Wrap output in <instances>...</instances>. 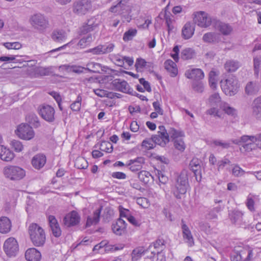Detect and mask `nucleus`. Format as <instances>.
Here are the masks:
<instances>
[{"label":"nucleus","instance_id":"nucleus-1","mask_svg":"<svg viewBox=\"0 0 261 261\" xmlns=\"http://www.w3.org/2000/svg\"><path fill=\"white\" fill-rule=\"evenodd\" d=\"M29 232L31 240L34 245L40 246L44 244L45 241V232L38 224H31L29 227Z\"/></svg>","mask_w":261,"mask_h":261},{"label":"nucleus","instance_id":"nucleus-2","mask_svg":"<svg viewBox=\"0 0 261 261\" xmlns=\"http://www.w3.org/2000/svg\"><path fill=\"white\" fill-rule=\"evenodd\" d=\"M188 186V178L187 172L183 170L177 177L175 188L173 190L174 196L177 199H181V195H184Z\"/></svg>","mask_w":261,"mask_h":261},{"label":"nucleus","instance_id":"nucleus-3","mask_svg":"<svg viewBox=\"0 0 261 261\" xmlns=\"http://www.w3.org/2000/svg\"><path fill=\"white\" fill-rule=\"evenodd\" d=\"M113 76L112 75H107L104 77L105 81H111L113 89L115 90L119 91L123 93H127L130 95H135V91L130 88L129 85L124 80L121 79H115L113 80Z\"/></svg>","mask_w":261,"mask_h":261},{"label":"nucleus","instance_id":"nucleus-4","mask_svg":"<svg viewBox=\"0 0 261 261\" xmlns=\"http://www.w3.org/2000/svg\"><path fill=\"white\" fill-rule=\"evenodd\" d=\"M221 87L225 94L228 96L235 95L239 88L238 80L232 76L229 77L224 81H221Z\"/></svg>","mask_w":261,"mask_h":261},{"label":"nucleus","instance_id":"nucleus-5","mask_svg":"<svg viewBox=\"0 0 261 261\" xmlns=\"http://www.w3.org/2000/svg\"><path fill=\"white\" fill-rule=\"evenodd\" d=\"M30 22L33 27L39 31H44L48 28V20L41 13H36L30 17Z\"/></svg>","mask_w":261,"mask_h":261},{"label":"nucleus","instance_id":"nucleus-6","mask_svg":"<svg viewBox=\"0 0 261 261\" xmlns=\"http://www.w3.org/2000/svg\"><path fill=\"white\" fill-rule=\"evenodd\" d=\"M4 174L6 177L11 180H20L25 176V171L18 166H9L4 169Z\"/></svg>","mask_w":261,"mask_h":261},{"label":"nucleus","instance_id":"nucleus-7","mask_svg":"<svg viewBox=\"0 0 261 261\" xmlns=\"http://www.w3.org/2000/svg\"><path fill=\"white\" fill-rule=\"evenodd\" d=\"M3 249L9 257L15 256L19 250L18 244L13 237L7 239L3 245Z\"/></svg>","mask_w":261,"mask_h":261},{"label":"nucleus","instance_id":"nucleus-8","mask_svg":"<svg viewBox=\"0 0 261 261\" xmlns=\"http://www.w3.org/2000/svg\"><path fill=\"white\" fill-rule=\"evenodd\" d=\"M16 134L19 138L25 140H31L35 136L33 128L28 124L23 123L18 126Z\"/></svg>","mask_w":261,"mask_h":261},{"label":"nucleus","instance_id":"nucleus-9","mask_svg":"<svg viewBox=\"0 0 261 261\" xmlns=\"http://www.w3.org/2000/svg\"><path fill=\"white\" fill-rule=\"evenodd\" d=\"M88 0H76L73 4V12L79 15H85L91 8Z\"/></svg>","mask_w":261,"mask_h":261},{"label":"nucleus","instance_id":"nucleus-10","mask_svg":"<svg viewBox=\"0 0 261 261\" xmlns=\"http://www.w3.org/2000/svg\"><path fill=\"white\" fill-rule=\"evenodd\" d=\"M159 129L158 134L152 136V139L154 144L164 147L170 141L169 135L164 126H160Z\"/></svg>","mask_w":261,"mask_h":261},{"label":"nucleus","instance_id":"nucleus-11","mask_svg":"<svg viewBox=\"0 0 261 261\" xmlns=\"http://www.w3.org/2000/svg\"><path fill=\"white\" fill-rule=\"evenodd\" d=\"M253 251L250 248H244L239 251L234 252L231 255V261H252Z\"/></svg>","mask_w":261,"mask_h":261},{"label":"nucleus","instance_id":"nucleus-12","mask_svg":"<svg viewBox=\"0 0 261 261\" xmlns=\"http://www.w3.org/2000/svg\"><path fill=\"white\" fill-rule=\"evenodd\" d=\"M99 25L97 19L95 17H91L86 22L83 23L79 28V33L80 35H86L94 31Z\"/></svg>","mask_w":261,"mask_h":261},{"label":"nucleus","instance_id":"nucleus-13","mask_svg":"<svg viewBox=\"0 0 261 261\" xmlns=\"http://www.w3.org/2000/svg\"><path fill=\"white\" fill-rule=\"evenodd\" d=\"M194 21L198 26L205 28L211 25L212 19L206 13L200 11L195 13Z\"/></svg>","mask_w":261,"mask_h":261},{"label":"nucleus","instance_id":"nucleus-14","mask_svg":"<svg viewBox=\"0 0 261 261\" xmlns=\"http://www.w3.org/2000/svg\"><path fill=\"white\" fill-rule=\"evenodd\" d=\"M39 113L41 117L46 121L51 122L55 120V111L49 105H42L38 108Z\"/></svg>","mask_w":261,"mask_h":261},{"label":"nucleus","instance_id":"nucleus-15","mask_svg":"<svg viewBox=\"0 0 261 261\" xmlns=\"http://www.w3.org/2000/svg\"><path fill=\"white\" fill-rule=\"evenodd\" d=\"M81 217L75 211H72L65 215L63 218V224L67 227H70L79 224Z\"/></svg>","mask_w":261,"mask_h":261},{"label":"nucleus","instance_id":"nucleus-16","mask_svg":"<svg viewBox=\"0 0 261 261\" xmlns=\"http://www.w3.org/2000/svg\"><path fill=\"white\" fill-rule=\"evenodd\" d=\"M117 5L111 7L110 11L112 13L122 14L130 10V0H118Z\"/></svg>","mask_w":261,"mask_h":261},{"label":"nucleus","instance_id":"nucleus-17","mask_svg":"<svg viewBox=\"0 0 261 261\" xmlns=\"http://www.w3.org/2000/svg\"><path fill=\"white\" fill-rule=\"evenodd\" d=\"M166 248V242L162 238L158 239L150 245L148 250H150L152 254L161 253Z\"/></svg>","mask_w":261,"mask_h":261},{"label":"nucleus","instance_id":"nucleus-18","mask_svg":"<svg viewBox=\"0 0 261 261\" xmlns=\"http://www.w3.org/2000/svg\"><path fill=\"white\" fill-rule=\"evenodd\" d=\"M48 221L53 234L55 237H59L61 235L62 231L57 219L54 216L49 215Z\"/></svg>","mask_w":261,"mask_h":261},{"label":"nucleus","instance_id":"nucleus-19","mask_svg":"<svg viewBox=\"0 0 261 261\" xmlns=\"http://www.w3.org/2000/svg\"><path fill=\"white\" fill-rule=\"evenodd\" d=\"M86 70H88L93 73H100V71H104L107 72L108 70H110L111 71H114V70L109 68L107 66H102L100 64L95 62L88 63L87 64Z\"/></svg>","mask_w":261,"mask_h":261},{"label":"nucleus","instance_id":"nucleus-20","mask_svg":"<svg viewBox=\"0 0 261 261\" xmlns=\"http://www.w3.org/2000/svg\"><path fill=\"white\" fill-rule=\"evenodd\" d=\"M145 163V159L143 157H138L134 160L129 161L126 166L129 167V169L133 172L140 170L142 168V165Z\"/></svg>","mask_w":261,"mask_h":261},{"label":"nucleus","instance_id":"nucleus-21","mask_svg":"<svg viewBox=\"0 0 261 261\" xmlns=\"http://www.w3.org/2000/svg\"><path fill=\"white\" fill-rule=\"evenodd\" d=\"M126 223L124 220L120 218L112 225V229L114 233L117 235H121L125 231Z\"/></svg>","mask_w":261,"mask_h":261},{"label":"nucleus","instance_id":"nucleus-22","mask_svg":"<svg viewBox=\"0 0 261 261\" xmlns=\"http://www.w3.org/2000/svg\"><path fill=\"white\" fill-rule=\"evenodd\" d=\"M186 76L190 79H194L196 81L202 79L204 74L202 70L199 68L189 69L186 71Z\"/></svg>","mask_w":261,"mask_h":261},{"label":"nucleus","instance_id":"nucleus-23","mask_svg":"<svg viewBox=\"0 0 261 261\" xmlns=\"http://www.w3.org/2000/svg\"><path fill=\"white\" fill-rule=\"evenodd\" d=\"M214 27L216 30L219 31L225 36L229 35L232 31V28L229 24L220 21H217L215 23Z\"/></svg>","mask_w":261,"mask_h":261},{"label":"nucleus","instance_id":"nucleus-24","mask_svg":"<svg viewBox=\"0 0 261 261\" xmlns=\"http://www.w3.org/2000/svg\"><path fill=\"white\" fill-rule=\"evenodd\" d=\"M25 257L28 261H40L41 254L36 249L31 248L26 251Z\"/></svg>","mask_w":261,"mask_h":261},{"label":"nucleus","instance_id":"nucleus-25","mask_svg":"<svg viewBox=\"0 0 261 261\" xmlns=\"http://www.w3.org/2000/svg\"><path fill=\"white\" fill-rule=\"evenodd\" d=\"M181 228L182 230V234L184 239L186 242L187 243L189 246H192L194 245V239L192 235L191 232L188 226L184 223V221H181Z\"/></svg>","mask_w":261,"mask_h":261},{"label":"nucleus","instance_id":"nucleus-26","mask_svg":"<svg viewBox=\"0 0 261 261\" xmlns=\"http://www.w3.org/2000/svg\"><path fill=\"white\" fill-rule=\"evenodd\" d=\"M243 216V214L237 210H234L229 214L231 223L238 226H241L244 224Z\"/></svg>","mask_w":261,"mask_h":261},{"label":"nucleus","instance_id":"nucleus-27","mask_svg":"<svg viewBox=\"0 0 261 261\" xmlns=\"http://www.w3.org/2000/svg\"><path fill=\"white\" fill-rule=\"evenodd\" d=\"M195 25L190 22H187L182 29V36L185 39L191 38L194 34Z\"/></svg>","mask_w":261,"mask_h":261},{"label":"nucleus","instance_id":"nucleus-28","mask_svg":"<svg viewBox=\"0 0 261 261\" xmlns=\"http://www.w3.org/2000/svg\"><path fill=\"white\" fill-rule=\"evenodd\" d=\"M252 113L256 118H261V95L254 100L252 105Z\"/></svg>","mask_w":261,"mask_h":261},{"label":"nucleus","instance_id":"nucleus-29","mask_svg":"<svg viewBox=\"0 0 261 261\" xmlns=\"http://www.w3.org/2000/svg\"><path fill=\"white\" fill-rule=\"evenodd\" d=\"M14 158V153L3 145H0V159L6 162L11 161Z\"/></svg>","mask_w":261,"mask_h":261},{"label":"nucleus","instance_id":"nucleus-30","mask_svg":"<svg viewBox=\"0 0 261 261\" xmlns=\"http://www.w3.org/2000/svg\"><path fill=\"white\" fill-rule=\"evenodd\" d=\"M51 37L56 42L63 43L67 38V34L63 30H57L53 32Z\"/></svg>","mask_w":261,"mask_h":261},{"label":"nucleus","instance_id":"nucleus-31","mask_svg":"<svg viewBox=\"0 0 261 261\" xmlns=\"http://www.w3.org/2000/svg\"><path fill=\"white\" fill-rule=\"evenodd\" d=\"M62 70L68 72H74L75 73L80 74L83 73L86 70V68L81 66L70 65L68 64L63 65L60 67Z\"/></svg>","mask_w":261,"mask_h":261},{"label":"nucleus","instance_id":"nucleus-32","mask_svg":"<svg viewBox=\"0 0 261 261\" xmlns=\"http://www.w3.org/2000/svg\"><path fill=\"white\" fill-rule=\"evenodd\" d=\"M11 228L10 220L6 217L0 218V232L2 233H8Z\"/></svg>","mask_w":261,"mask_h":261},{"label":"nucleus","instance_id":"nucleus-33","mask_svg":"<svg viewBox=\"0 0 261 261\" xmlns=\"http://www.w3.org/2000/svg\"><path fill=\"white\" fill-rule=\"evenodd\" d=\"M46 163V157L43 154H37L34 156L32 161L33 166L39 169L42 168Z\"/></svg>","mask_w":261,"mask_h":261},{"label":"nucleus","instance_id":"nucleus-34","mask_svg":"<svg viewBox=\"0 0 261 261\" xmlns=\"http://www.w3.org/2000/svg\"><path fill=\"white\" fill-rule=\"evenodd\" d=\"M165 69L170 73V76H175L178 73L176 64L171 60H167L164 63Z\"/></svg>","mask_w":261,"mask_h":261},{"label":"nucleus","instance_id":"nucleus-35","mask_svg":"<svg viewBox=\"0 0 261 261\" xmlns=\"http://www.w3.org/2000/svg\"><path fill=\"white\" fill-rule=\"evenodd\" d=\"M101 207L95 210L92 217L89 216L87 218L86 226L89 227L92 225L97 224L99 221L101 213Z\"/></svg>","mask_w":261,"mask_h":261},{"label":"nucleus","instance_id":"nucleus-36","mask_svg":"<svg viewBox=\"0 0 261 261\" xmlns=\"http://www.w3.org/2000/svg\"><path fill=\"white\" fill-rule=\"evenodd\" d=\"M149 251L148 249L145 250L143 247H139L135 248L131 254L132 261H137L143 255L145 252Z\"/></svg>","mask_w":261,"mask_h":261},{"label":"nucleus","instance_id":"nucleus-37","mask_svg":"<svg viewBox=\"0 0 261 261\" xmlns=\"http://www.w3.org/2000/svg\"><path fill=\"white\" fill-rule=\"evenodd\" d=\"M220 108L228 115L235 117L237 115V110L231 107L228 103L223 102L220 105Z\"/></svg>","mask_w":261,"mask_h":261},{"label":"nucleus","instance_id":"nucleus-38","mask_svg":"<svg viewBox=\"0 0 261 261\" xmlns=\"http://www.w3.org/2000/svg\"><path fill=\"white\" fill-rule=\"evenodd\" d=\"M221 103H223V102H221V98L217 93L212 94L208 98V104L211 107L220 106Z\"/></svg>","mask_w":261,"mask_h":261},{"label":"nucleus","instance_id":"nucleus-39","mask_svg":"<svg viewBox=\"0 0 261 261\" xmlns=\"http://www.w3.org/2000/svg\"><path fill=\"white\" fill-rule=\"evenodd\" d=\"M259 90V87L257 83L250 82L248 83L245 87L246 93L248 95H254Z\"/></svg>","mask_w":261,"mask_h":261},{"label":"nucleus","instance_id":"nucleus-40","mask_svg":"<svg viewBox=\"0 0 261 261\" xmlns=\"http://www.w3.org/2000/svg\"><path fill=\"white\" fill-rule=\"evenodd\" d=\"M254 139L255 138L254 136L244 135L239 139H232L230 141L234 144L240 145L242 143L245 144L250 142L254 143Z\"/></svg>","mask_w":261,"mask_h":261},{"label":"nucleus","instance_id":"nucleus-41","mask_svg":"<svg viewBox=\"0 0 261 261\" xmlns=\"http://www.w3.org/2000/svg\"><path fill=\"white\" fill-rule=\"evenodd\" d=\"M93 40L92 35L91 34H88L87 36L82 38L79 40L77 46L80 48H84L90 45Z\"/></svg>","mask_w":261,"mask_h":261},{"label":"nucleus","instance_id":"nucleus-42","mask_svg":"<svg viewBox=\"0 0 261 261\" xmlns=\"http://www.w3.org/2000/svg\"><path fill=\"white\" fill-rule=\"evenodd\" d=\"M167 134L169 135V138L170 137L173 141L175 140L181 138L184 136L183 132L177 130L173 127H170L168 129Z\"/></svg>","mask_w":261,"mask_h":261},{"label":"nucleus","instance_id":"nucleus-43","mask_svg":"<svg viewBox=\"0 0 261 261\" xmlns=\"http://www.w3.org/2000/svg\"><path fill=\"white\" fill-rule=\"evenodd\" d=\"M190 167L196 177L197 174L200 172V161L197 159H193L190 163Z\"/></svg>","mask_w":261,"mask_h":261},{"label":"nucleus","instance_id":"nucleus-44","mask_svg":"<svg viewBox=\"0 0 261 261\" xmlns=\"http://www.w3.org/2000/svg\"><path fill=\"white\" fill-rule=\"evenodd\" d=\"M239 64L237 61L229 60L226 62L224 65L225 69L228 72H234L239 68Z\"/></svg>","mask_w":261,"mask_h":261},{"label":"nucleus","instance_id":"nucleus-45","mask_svg":"<svg viewBox=\"0 0 261 261\" xmlns=\"http://www.w3.org/2000/svg\"><path fill=\"white\" fill-rule=\"evenodd\" d=\"M10 145L11 148L17 152H21L23 149V145L22 142L18 140H12L10 141Z\"/></svg>","mask_w":261,"mask_h":261},{"label":"nucleus","instance_id":"nucleus-46","mask_svg":"<svg viewBox=\"0 0 261 261\" xmlns=\"http://www.w3.org/2000/svg\"><path fill=\"white\" fill-rule=\"evenodd\" d=\"M202 39L205 42L214 43L218 41V36L215 33H207L203 35Z\"/></svg>","mask_w":261,"mask_h":261},{"label":"nucleus","instance_id":"nucleus-47","mask_svg":"<svg viewBox=\"0 0 261 261\" xmlns=\"http://www.w3.org/2000/svg\"><path fill=\"white\" fill-rule=\"evenodd\" d=\"M74 166L77 169H86L88 167V163L86 159L83 157H78L76 159Z\"/></svg>","mask_w":261,"mask_h":261},{"label":"nucleus","instance_id":"nucleus-48","mask_svg":"<svg viewBox=\"0 0 261 261\" xmlns=\"http://www.w3.org/2000/svg\"><path fill=\"white\" fill-rule=\"evenodd\" d=\"M114 214L113 210L109 207L105 208L102 218L105 221L109 222Z\"/></svg>","mask_w":261,"mask_h":261},{"label":"nucleus","instance_id":"nucleus-49","mask_svg":"<svg viewBox=\"0 0 261 261\" xmlns=\"http://www.w3.org/2000/svg\"><path fill=\"white\" fill-rule=\"evenodd\" d=\"M194 52L191 48H186L181 53V58L183 60H189L193 58Z\"/></svg>","mask_w":261,"mask_h":261},{"label":"nucleus","instance_id":"nucleus-50","mask_svg":"<svg viewBox=\"0 0 261 261\" xmlns=\"http://www.w3.org/2000/svg\"><path fill=\"white\" fill-rule=\"evenodd\" d=\"M137 31L135 29H130L124 33L123 39L125 41L131 40L136 36Z\"/></svg>","mask_w":261,"mask_h":261},{"label":"nucleus","instance_id":"nucleus-51","mask_svg":"<svg viewBox=\"0 0 261 261\" xmlns=\"http://www.w3.org/2000/svg\"><path fill=\"white\" fill-rule=\"evenodd\" d=\"M151 176L150 173L146 171H140L138 174V177L141 181L147 184L149 181L150 177Z\"/></svg>","mask_w":261,"mask_h":261},{"label":"nucleus","instance_id":"nucleus-52","mask_svg":"<svg viewBox=\"0 0 261 261\" xmlns=\"http://www.w3.org/2000/svg\"><path fill=\"white\" fill-rule=\"evenodd\" d=\"M212 143L215 147L219 146L222 149H227L230 147V143L228 142H223L220 140H214Z\"/></svg>","mask_w":261,"mask_h":261},{"label":"nucleus","instance_id":"nucleus-53","mask_svg":"<svg viewBox=\"0 0 261 261\" xmlns=\"http://www.w3.org/2000/svg\"><path fill=\"white\" fill-rule=\"evenodd\" d=\"M216 73L215 71H211L209 74V84L210 87L215 89L217 86V79L216 77Z\"/></svg>","mask_w":261,"mask_h":261},{"label":"nucleus","instance_id":"nucleus-54","mask_svg":"<svg viewBox=\"0 0 261 261\" xmlns=\"http://www.w3.org/2000/svg\"><path fill=\"white\" fill-rule=\"evenodd\" d=\"M174 142V146L176 149L180 151H184L186 148V145L181 138L179 139L175 140Z\"/></svg>","mask_w":261,"mask_h":261},{"label":"nucleus","instance_id":"nucleus-55","mask_svg":"<svg viewBox=\"0 0 261 261\" xmlns=\"http://www.w3.org/2000/svg\"><path fill=\"white\" fill-rule=\"evenodd\" d=\"M4 46L8 49H19L22 45L18 42H6L4 43Z\"/></svg>","mask_w":261,"mask_h":261},{"label":"nucleus","instance_id":"nucleus-56","mask_svg":"<svg viewBox=\"0 0 261 261\" xmlns=\"http://www.w3.org/2000/svg\"><path fill=\"white\" fill-rule=\"evenodd\" d=\"M100 149L102 151L110 153L113 151V146L110 142L103 141L100 144Z\"/></svg>","mask_w":261,"mask_h":261},{"label":"nucleus","instance_id":"nucleus-57","mask_svg":"<svg viewBox=\"0 0 261 261\" xmlns=\"http://www.w3.org/2000/svg\"><path fill=\"white\" fill-rule=\"evenodd\" d=\"M81 96H78L76 100L74 102H73L70 106L71 110L73 111H79L81 109Z\"/></svg>","mask_w":261,"mask_h":261},{"label":"nucleus","instance_id":"nucleus-58","mask_svg":"<svg viewBox=\"0 0 261 261\" xmlns=\"http://www.w3.org/2000/svg\"><path fill=\"white\" fill-rule=\"evenodd\" d=\"M193 89L198 93H202L204 90V86L201 82L195 81L192 84Z\"/></svg>","mask_w":261,"mask_h":261},{"label":"nucleus","instance_id":"nucleus-59","mask_svg":"<svg viewBox=\"0 0 261 261\" xmlns=\"http://www.w3.org/2000/svg\"><path fill=\"white\" fill-rule=\"evenodd\" d=\"M154 143L152 137L151 139H146L143 140L142 143V146L144 147L146 149L149 150L154 148Z\"/></svg>","mask_w":261,"mask_h":261},{"label":"nucleus","instance_id":"nucleus-60","mask_svg":"<svg viewBox=\"0 0 261 261\" xmlns=\"http://www.w3.org/2000/svg\"><path fill=\"white\" fill-rule=\"evenodd\" d=\"M261 63V57H255L253 59L254 69L255 74H258L259 70V66Z\"/></svg>","mask_w":261,"mask_h":261},{"label":"nucleus","instance_id":"nucleus-61","mask_svg":"<svg viewBox=\"0 0 261 261\" xmlns=\"http://www.w3.org/2000/svg\"><path fill=\"white\" fill-rule=\"evenodd\" d=\"M36 72L37 74V77L39 76H44L48 75L49 71L47 68L42 67H37L36 69Z\"/></svg>","mask_w":261,"mask_h":261},{"label":"nucleus","instance_id":"nucleus-62","mask_svg":"<svg viewBox=\"0 0 261 261\" xmlns=\"http://www.w3.org/2000/svg\"><path fill=\"white\" fill-rule=\"evenodd\" d=\"M232 173L234 176L238 177L243 175L245 171L238 165H235L232 169Z\"/></svg>","mask_w":261,"mask_h":261},{"label":"nucleus","instance_id":"nucleus-63","mask_svg":"<svg viewBox=\"0 0 261 261\" xmlns=\"http://www.w3.org/2000/svg\"><path fill=\"white\" fill-rule=\"evenodd\" d=\"M205 113L207 115H214L218 117H220L219 114V110L217 107H212V108L207 110Z\"/></svg>","mask_w":261,"mask_h":261},{"label":"nucleus","instance_id":"nucleus-64","mask_svg":"<svg viewBox=\"0 0 261 261\" xmlns=\"http://www.w3.org/2000/svg\"><path fill=\"white\" fill-rule=\"evenodd\" d=\"M246 206L247 208L251 211V212H254L255 208H254V201L252 199L251 197H250L249 196H248L247 199V201L246 202Z\"/></svg>","mask_w":261,"mask_h":261}]
</instances>
